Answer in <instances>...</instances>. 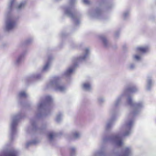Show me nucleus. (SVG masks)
<instances>
[{
	"label": "nucleus",
	"mask_w": 156,
	"mask_h": 156,
	"mask_svg": "<svg viewBox=\"0 0 156 156\" xmlns=\"http://www.w3.org/2000/svg\"><path fill=\"white\" fill-rule=\"evenodd\" d=\"M73 70V69L72 68H70L68 69L67 71V73H71Z\"/></svg>",
	"instance_id": "obj_7"
},
{
	"label": "nucleus",
	"mask_w": 156,
	"mask_h": 156,
	"mask_svg": "<svg viewBox=\"0 0 156 156\" xmlns=\"http://www.w3.org/2000/svg\"><path fill=\"white\" fill-rule=\"evenodd\" d=\"M5 156H16V153L14 151L10 152Z\"/></svg>",
	"instance_id": "obj_4"
},
{
	"label": "nucleus",
	"mask_w": 156,
	"mask_h": 156,
	"mask_svg": "<svg viewBox=\"0 0 156 156\" xmlns=\"http://www.w3.org/2000/svg\"><path fill=\"white\" fill-rule=\"evenodd\" d=\"M54 136V135L52 133H50L49 135V137L50 139H52Z\"/></svg>",
	"instance_id": "obj_8"
},
{
	"label": "nucleus",
	"mask_w": 156,
	"mask_h": 156,
	"mask_svg": "<svg viewBox=\"0 0 156 156\" xmlns=\"http://www.w3.org/2000/svg\"><path fill=\"white\" fill-rule=\"evenodd\" d=\"M129 91H131V92H133L134 90L133 89V88H130L129 89Z\"/></svg>",
	"instance_id": "obj_17"
},
{
	"label": "nucleus",
	"mask_w": 156,
	"mask_h": 156,
	"mask_svg": "<svg viewBox=\"0 0 156 156\" xmlns=\"http://www.w3.org/2000/svg\"><path fill=\"white\" fill-rule=\"evenodd\" d=\"M128 103L130 105H131L132 102V101L131 98H129L128 99Z\"/></svg>",
	"instance_id": "obj_13"
},
{
	"label": "nucleus",
	"mask_w": 156,
	"mask_h": 156,
	"mask_svg": "<svg viewBox=\"0 0 156 156\" xmlns=\"http://www.w3.org/2000/svg\"><path fill=\"white\" fill-rule=\"evenodd\" d=\"M122 142L121 140H119L117 142V144L119 146H121L122 144Z\"/></svg>",
	"instance_id": "obj_9"
},
{
	"label": "nucleus",
	"mask_w": 156,
	"mask_h": 156,
	"mask_svg": "<svg viewBox=\"0 0 156 156\" xmlns=\"http://www.w3.org/2000/svg\"><path fill=\"white\" fill-rule=\"evenodd\" d=\"M130 153V149L129 148H126L125 150L124 156H128Z\"/></svg>",
	"instance_id": "obj_3"
},
{
	"label": "nucleus",
	"mask_w": 156,
	"mask_h": 156,
	"mask_svg": "<svg viewBox=\"0 0 156 156\" xmlns=\"http://www.w3.org/2000/svg\"><path fill=\"white\" fill-rule=\"evenodd\" d=\"M140 57L138 55L135 56V58L136 60H139L140 59Z\"/></svg>",
	"instance_id": "obj_14"
},
{
	"label": "nucleus",
	"mask_w": 156,
	"mask_h": 156,
	"mask_svg": "<svg viewBox=\"0 0 156 156\" xmlns=\"http://www.w3.org/2000/svg\"><path fill=\"white\" fill-rule=\"evenodd\" d=\"M24 5V4L23 3H20L18 6V9H21L22 7H23Z\"/></svg>",
	"instance_id": "obj_10"
},
{
	"label": "nucleus",
	"mask_w": 156,
	"mask_h": 156,
	"mask_svg": "<svg viewBox=\"0 0 156 156\" xmlns=\"http://www.w3.org/2000/svg\"><path fill=\"white\" fill-rule=\"evenodd\" d=\"M20 96L21 97H25L26 94L24 92H22L20 93Z\"/></svg>",
	"instance_id": "obj_6"
},
{
	"label": "nucleus",
	"mask_w": 156,
	"mask_h": 156,
	"mask_svg": "<svg viewBox=\"0 0 156 156\" xmlns=\"http://www.w3.org/2000/svg\"><path fill=\"white\" fill-rule=\"evenodd\" d=\"M83 2L85 3H86V4L89 3V0H83Z\"/></svg>",
	"instance_id": "obj_15"
},
{
	"label": "nucleus",
	"mask_w": 156,
	"mask_h": 156,
	"mask_svg": "<svg viewBox=\"0 0 156 156\" xmlns=\"http://www.w3.org/2000/svg\"><path fill=\"white\" fill-rule=\"evenodd\" d=\"M129 132H128L127 133H126L124 134L125 135H127L129 133Z\"/></svg>",
	"instance_id": "obj_19"
},
{
	"label": "nucleus",
	"mask_w": 156,
	"mask_h": 156,
	"mask_svg": "<svg viewBox=\"0 0 156 156\" xmlns=\"http://www.w3.org/2000/svg\"><path fill=\"white\" fill-rule=\"evenodd\" d=\"M15 22L13 21H10L7 24V28L8 30L12 29L15 26Z\"/></svg>",
	"instance_id": "obj_1"
},
{
	"label": "nucleus",
	"mask_w": 156,
	"mask_h": 156,
	"mask_svg": "<svg viewBox=\"0 0 156 156\" xmlns=\"http://www.w3.org/2000/svg\"><path fill=\"white\" fill-rule=\"evenodd\" d=\"M49 65V63H47L44 67L43 68L44 70H45L46 69L48 68Z\"/></svg>",
	"instance_id": "obj_11"
},
{
	"label": "nucleus",
	"mask_w": 156,
	"mask_h": 156,
	"mask_svg": "<svg viewBox=\"0 0 156 156\" xmlns=\"http://www.w3.org/2000/svg\"><path fill=\"white\" fill-rule=\"evenodd\" d=\"M148 48L147 47H140L137 48V50L138 51L144 53L148 51Z\"/></svg>",
	"instance_id": "obj_2"
},
{
	"label": "nucleus",
	"mask_w": 156,
	"mask_h": 156,
	"mask_svg": "<svg viewBox=\"0 0 156 156\" xmlns=\"http://www.w3.org/2000/svg\"><path fill=\"white\" fill-rule=\"evenodd\" d=\"M83 86L85 89H89L90 88V85L89 83H85L83 84Z\"/></svg>",
	"instance_id": "obj_5"
},
{
	"label": "nucleus",
	"mask_w": 156,
	"mask_h": 156,
	"mask_svg": "<svg viewBox=\"0 0 156 156\" xmlns=\"http://www.w3.org/2000/svg\"><path fill=\"white\" fill-rule=\"evenodd\" d=\"M132 123H133V122H131L129 124V125H131L132 124Z\"/></svg>",
	"instance_id": "obj_18"
},
{
	"label": "nucleus",
	"mask_w": 156,
	"mask_h": 156,
	"mask_svg": "<svg viewBox=\"0 0 156 156\" xmlns=\"http://www.w3.org/2000/svg\"><path fill=\"white\" fill-rule=\"evenodd\" d=\"M103 43H104V44H105V43H106L107 42V41L106 39H103Z\"/></svg>",
	"instance_id": "obj_16"
},
{
	"label": "nucleus",
	"mask_w": 156,
	"mask_h": 156,
	"mask_svg": "<svg viewBox=\"0 0 156 156\" xmlns=\"http://www.w3.org/2000/svg\"><path fill=\"white\" fill-rule=\"evenodd\" d=\"M12 3H13V2H11V5H12Z\"/></svg>",
	"instance_id": "obj_20"
},
{
	"label": "nucleus",
	"mask_w": 156,
	"mask_h": 156,
	"mask_svg": "<svg viewBox=\"0 0 156 156\" xmlns=\"http://www.w3.org/2000/svg\"><path fill=\"white\" fill-rule=\"evenodd\" d=\"M58 89L60 90H64V87L62 86H59L58 87Z\"/></svg>",
	"instance_id": "obj_12"
}]
</instances>
